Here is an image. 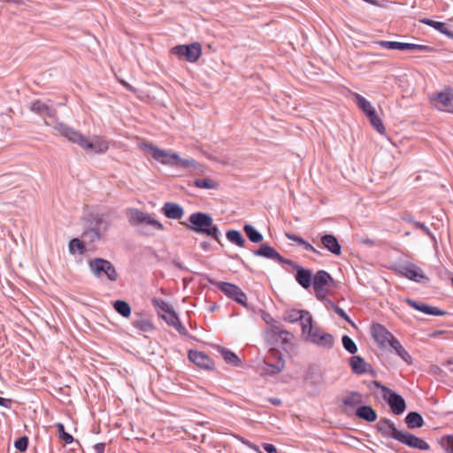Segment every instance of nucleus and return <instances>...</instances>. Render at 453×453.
<instances>
[{
  "label": "nucleus",
  "instance_id": "36",
  "mask_svg": "<svg viewBox=\"0 0 453 453\" xmlns=\"http://www.w3.org/2000/svg\"><path fill=\"white\" fill-rule=\"evenodd\" d=\"M286 237L290 241L296 242L298 245L302 246L305 250L311 251L316 254H320L319 251L315 247H313L304 239L295 234L286 233Z\"/></svg>",
  "mask_w": 453,
  "mask_h": 453
},
{
  "label": "nucleus",
  "instance_id": "17",
  "mask_svg": "<svg viewBox=\"0 0 453 453\" xmlns=\"http://www.w3.org/2000/svg\"><path fill=\"white\" fill-rule=\"evenodd\" d=\"M188 356L191 362L201 368L210 370L214 366L213 360L203 352L190 349Z\"/></svg>",
  "mask_w": 453,
  "mask_h": 453
},
{
  "label": "nucleus",
  "instance_id": "52",
  "mask_svg": "<svg viewBox=\"0 0 453 453\" xmlns=\"http://www.w3.org/2000/svg\"><path fill=\"white\" fill-rule=\"evenodd\" d=\"M28 446V438L27 436H22L18 438L14 442V447L19 451L27 450Z\"/></svg>",
  "mask_w": 453,
  "mask_h": 453
},
{
  "label": "nucleus",
  "instance_id": "19",
  "mask_svg": "<svg viewBox=\"0 0 453 453\" xmlns=\"http://www.w3.org/2000/svg\"><path fill=\"white\" fill-rule=\"evenodd\" d=\"M364 402V395L357 391L346 392L342 398V408L345 412L353 411Z\"/></svg>",
  "mask_w": 453,
  "mask_h": 453
},
{
  "label": "nucleus",
  "instance_id": "23",
  "mask_svg": "<svg viewBox=\"0 0 453 453\" xmlns=\"http://www.w3.org/2000/svg\"><path fill=\"white\" fill-rule=\"evenodd\" d=\"M30 110L42 117L55 118L57 114L55 108L49 106L41 100L35 101L31 104Z\"/></svg>",
  "mask_w": 453,
  "mask_h": 453
},
{
  "label": "nucleus",
  "instance_id": "21",
  "mask_svg": "<svg viewBox=\"0 0 453 453\" xmlns=\"http://www.w3.org/2000/svg\"><path fill=\"white\" fill-rule=\"evenodd\" d=\"M406 303L412 307L413 309L419 311L427 315L433 316H444L447 314V311L441 310L437 307L428 305L423 303H418L412 299H407Z\"/></svg>",
  "mask_w": 453,
  "mask_h": 453
},
{
  "label": "nucleus",
  "instance_id": "16",
  "mask_svg": "<svg viewBox=\"0 0 453 453\" xmlns=\"http://www.w3.org/2000/svg\"><path fill=\"white\" fill-rule=\"evenodd\" d=\"M253 253L257 257H262L269 259L277 260L281 264H291V260L284 258L274 248L265 243L262 244Z\"/></svg>",
  "mask_w": 453,
  "mask_h": 453
},
{
  "label": "nucleus",
  "instance_id": "31",
  "mask_svg": "<svg viewBox=\"0 0 453 453\" xmlns=\"http://www.w3.org/2000/svg\"><path fill=\"white\" fill-rule=\"evenodd\" d=\"M136 319L132 321V326L141 332H150L154 326L150 319L143 318L140 313L135 314Z\"/></svg>",
  "mask_w": 453,
  "mask_h": 453
},
{
  "label": "nucleus",
  "instance_id": "5",
  "mask_svg": "<svg viewBox=\"0 0 453 453\" xmlns=\"http://www.w3.org/2000/svg\"><path fill=\"white\" fill-rule=\"evenodd\" d=\"M88 268L92 274L97 278L102 279L105 276L111 281H116L119 274L114 265L106 259L96 257L88 261Z\"/></svg>",
  "mask_w": 453,
  "mask_h": 453
},
{
  "label": "nucleus",
  "instance_id": "44",
  "mask_svg": "<svg viewBox=\"0 0 453 453\" xmlns=\"http://www.w3.org/2000/svg\"><path fill=\"white\" fill-rule=\"evenodd\" d=\"M228 242L241 248L244 247L245 245V239L237 230H228Z\"/></svg>",
  "mask_w": 453,
  "mask_h": 453
},
{
  "label": "nucleus",
  "instance_id": "49",
  "mask_svg": "<svg viewBox=\"0 0 453 453\" xmlns=\"http://www.w3.org/2000/svg\"><path fill=\"white\" fill-rule=\"evenodd\" d=\"M162 319L171 326H173L179 320V316L174 311L173 308L162 316Z\"/></svg>",
  "mask_w": 453,
  "mask_h": 453
},
{
  "label": "nucleus",
  "instance_id": "63",
  "mask_svg": "<svg viewBox=\"0 0 453 453\" xmlns=\"http://www.w3.org/2000/svg\"><path fill=\"white\" fill-rule=\"evenodd\" d=\"M0 406L10 409L12 407V400L0 396Z\"/></svg>",
  "mask_w": 453,
  "mask_h": 453
},
{
  "label": "nucleus",
  "instance_id": "28",
  "mask_svg": "<svg viewBox=\"0 0 453 453\" xmlns=\"http://www.w3.org/2000/svg\"><path fill=\"white\" fill-rule=\"evenodd\" d=\"M165 216L172 219H180L184 214V211L180 205L175 203H165L162 208Z\"/></svg>",
  "mask_w": 453,
  "mask_h": 453
},
{
  "label": "nucleus",
  "instance_id": "38",
  "mask_svg": "<svg viewBox=\"0 0 453 453\" xmlns=\"http://www.w3.org/2000/svg\"><path fill=\"white\" fill-rule=\"evenodd\" d=\"M82 238L85 242L95 243L101 240L103 235L100 234L92 226H88L82 234Z\"/></svg>",
  "mask_w": 453,
  "mask_h": 453
},
{
  "label": "nucleus",
  "instance_id": "30",
  "mask_svg": "<svg viewBox=\"0 0 453 453\" xmlns=\"http://www.w3.org/2000/svg\"><path fill=\"white\" fill-rule=\"evenodd\" d=\"M356 415L367 422H373L377 419L376 411L368 405L359 406L356 410Z\"/></svg>",
  "mask_w": 453,
  "mask_h": 453
},
{
  "label": "nucleus",
  "instance_id": "47",
  "mask_svg": "<svg viewBox=\"0 0 453 453\" xmlns=\"http://www.w3.org/2000/svg\"><path fill=\"white\" fill-rule=\"evenodd\" d=\"M342 342L344 349L350 354H355L357 351V347L356 343L349 336L343 335Z\"/></svg>",
  "mask_w": 453,
  "mask_h": 453
},
{
  "label": "nucleus",
  "instance_id": "54",
  "mask_svg": "<svg viewBox=\"0 0 453 453\" xmlns=\"http://www.w3.org/2000/svg\"><path fill=\"white\" fill-rule=\"evenodd\" d=\"M96 144V153H103L105 152L108 150V144L105 141L96 139L95 141Z\"/></svg>",
  "mask_w": 453,
  "mask_h": 453
},
{
  "label": "nucleus",
  "instance_id": "42",
  "mask_svg": "<svg viewBox=\"0 0 453 453\" xmlns=\"http://www.w3.org/2000/svg\"><path fill=\"white\" fill-rule=\"evenodd\" d=\"M84 241H81L78 238H73L69 242V251L72 254H75L79 252L80 254H84L86 252V247L84 244Z\"/></svg>",
  "mask_w": 453,
  "mask_h": 453
},
{
  "label": "nucleus",
  "instance_id": "51",
  "mask_svg": "<svg viewBox=\"0 0 453 453\" xmlns=\"http://www.w3.org/2000/svg\"><path fill=\"white\" fill-rule=\"evenodd\" d=\"M408 50L411 51H419V52H431L433 51V48L427 45H421L416 43H409L408 42Z\"/></svg>",
  "mask_w": 453,
  "mask_h": 453
},
{
  "label": "nucleus",
  "instance_id": "62",
  "mask_svg": "<svg viewBox=\"0 0 453 453\" xmlns=\"http://www.w3.org/2000/svg\"><path fill=\"white\" fill-rule=\"evenodd\" d=\"M263 448L267 453H278L275 446L273 444L264 443Z\"/></svg>",
  "mask_w": 453,
  "mask_h": 453
},
{
  "label": "nucleus",
  "instance_id": "3",
  "mask_svg": "<svg viewBox=\"0 0 453 453\" xmlns=\"http://www.w3.org/2000/svg\"><path fill=\"white\" fill-rule=\"evenodd\" d=\"M55 129L68 141L78 144L84 150H89L96 152L95 141H88L83 134L73 127L58 122L55 126Z\"/></svg>",
  "mask_w": 453,
  "mask_h": 453
},
{
  "label": "nucleus",
  "instance_id": "15",
  "mask_svg": "<svg viewBox=\"0 0 453 453\" xmlns=\"http://www.w3.org/2000/svg\"><path fill=\"white\" fill-rule=\"evenodd\" d=\"M377 429L382 436L393 438L399 441L403 431L398 430L394 422L388 418H381L377 423Z\"/></svg>",
  "mask_w": 453,
  "mask_h": 453
},
{
  "label": "nucleus",
  "instance_id": "18",
  "mask_svg": "<svg viewBox=\"0 0 453 453\" xmlns=\"http://www.w3.org/2000/svg\"><path fill=\"white\" fill-rule=\"evenodd\" d=\"M399 442L409 446L410 448L418 449L420 450H428L430 449L429 444L423 439L417 437L408 432L403 431Z\"/></svg>",
  "mask_w": 453,
  "mask_h": 453
},
{
  "label": "nucleus",
  "instance_id": "32",
  "mask_svg": "<svg viewBox=\"0 0 453 453\" xmlns=\"http://www.w3.org/2000/svg\"><path fill=\"white\" fill-rule=\"evenodd\" d=\"M352 96L357 106L365 113L367 117L372 114V112L375 111V109L371 104V103L363 96L357 93H353Z\"/></svg>",
  "mask_w": 453,
  "mask_h": 453
},
{
  "label": "nucleus",
  "instance_id": "41",
  "mask_svg": "<svg viewBox=\"0 0 453 453\" xmlns=\"http://www.w3.org/2000/svg\"><path fill=\"white\" fill-rule=\"evenodd\" d=\"M367 118L369 119L371 125L378 133L381 134H385V127L381 119L378 116L376 111L372 112V114H370Z\"/></svg>",
  "mask_w": 453,
  "mask_h": 453
},
{
  "label": "nucleus",
  "instance_id": "25",
  "mask_svg": "<svg viewBox=\"0 0 453 453\" xmlns=\"http://www.w3.org/2000/svg\"><path fill=\"white\" fill-rule=\"evenodd\" d=\"M228 298L234 300L244 308H248L246 294L236 285L228 283Z\"/></svg>",
  "mask_w": 453,
  "mask_h": 453
},
{
  "label": "nucleus",
  "instance_id": "8",
  "mask_svg": "<svg viewBox=\"0 0 453 453\" xmlns=\"http://www.w3.org/2000/svg\"><path fill=\"white\" fill-rule=\"evenodd\" d=\"M171 53L177 56L181 60L194 63L201 57L202 47L199 42L181 44L172 48Z\"/></svg>",
  "mask_w": 453,
  "mask_h": 453
},
{
  "label": "nucleus",
  "instance_id": "43",
  "mask_svg": "<svg viewBox=\"0 0 453 453\" xmlns=\"http://www.w3.org/2000/svg\"><path fill=\"white\" fill-rule=\"evenodd\" d=\"M305 310H290L284 315V320L289 323L299 322L303 316Z\"/></svg>",
  "mask_w": 453,
  "mask_h": 453
},
{
  "label": "nucleus",
  "instance_id": "6",
  "mask_svg": "<svg viewBox=\"0 0 453 453\" xmlns=\"http://www.w3.org/2000/svg\"><path fill=\"white\" fill-rule=\"evenodd\" d=\"M285 368V361L278 350L271 349L267 360L259 365L261 375L273 376L281 372Z\"/></svg>",
  "mask_w": 453,
  "mask_h": 453
},
{
  "label": "nucleus",
  "instance_id": "7",
  "mask_svg": "<svg viewBox=\"0 0 453 453\" xmlns=\"http://www.w3.org/2000/svg\"><path fill=\"white\" fill-rule=\"evenodd\" d=\"M432 104L439 111L453 112V88H444L429 96Z\"/></svg>",
  "mask_w": 453,
  "mask_h": 453
},
{
  "label": "nucleus",
  "instance_id": "61",
  "mask_svg": "<svg viewBox=\"0 0 453 453\" xmlns=\"http://www.w3.org/2000/svg\"><path fill=\"white\" fill-rule=\"evenodd\" d=\"M316 296L319 300H324L326 298V291L325 288H319L318 289H314Z\"/></svg>",
  "mask_w": 453,
  "mask_h": 453
},
{
  "label": "nucleus",
  "instance_id": "4",
  "mask_svg": "<svg viewBox=\"0 0 453 453\" xmlns=\"http://www.w3.org/2000/svg\"><path fill=\"white\" fill-rule=\"evenodd\" d=\"M55 129L68 141L78 144L84 150H89L96 152L95 141H88L83 134L73 127L58 122L55 126Z\"/></svg>",
  "mask_w": 453,
  "mask_h": 453
},
{
  "label": "nucleus",
  "instance_id": "1",
  "mask_svg": "<svg viewBox=\"0 0 453 453\" xmlns=\"http://www.w3.org/2000/svg\"><path fill=\"white\" fill-rule=\"evenodd\" d=\"M126 214L130 226L139 228L144 235L150 236L154 234V230L164 229V226L158 220L137 208L127 209Z\"/></svg>",
  "mask_w": 453,
  "mask_h": 453
},
{
  "label": "nucleus",
  "instance_id": "10",
  "mask_svg": "<svg viewBox=\"0 0 453 453\" xmlns=\"http://www.w3.org/2000/svg\"><path fill=\"white\" fill-rule=\"evenodd\" d=\"M303 337L306 341L322 348L331 349L334 346L333 335L328 333H325L318 326H315Z\"/></svg>",
  "mask_w": 453,
  "mask_h": 453
},
{
  "label": "nucleus",
  "instance_id": "24",
  "mask_svg": "<svg viewBox=\"0 0 453 453\" xmlns=\"http://www.w3.org/2000/svg\"><path fill=\"white\" fill-rule=\"evenodd\" d=\"M349 365L356 374L367 373L372 371L371 365L361 357L353 356L349 358Z\"/></svg>",
  "mask_w": 453,
  "mask_h": 453
},
{
  "label": "nucleus",
  "instance_id": "33",
  "mask_svg": "<svg viewBox=\"0 0 453 453\" xmlns=\"http://www.w3.org/2000/svg\"><path fill=\"white\" fill-rule=\"evenodd\" d=\"M405 423L407 426L411 429L419 428L423 426L424 419L419 413L416 411H411L406 416Z\"/></svg>",
  "mask_w": 453,
  "mask_h": 453
},
{
  "label": "nucleus",
  "instance_id": "9",
  "mask_svg": "<svg viewBox=\"0 0 453 453\" xmlns=\"http://www.w3.org/2000/svg\"><path fill=\"white\" fill-rule=\"evenodd\" d=\"M373 383L376 387L381 388L382 392L384 393L383 397L387 399L392 411L395 415H400L405 411V401L400 395L396 394L387 387L381 386L377 381H374Z\"/></svg>",
  "mask_w": 453,
  "mask_h": 453
},
{
  "label": "nucleus",
  "instance_id": "58",
  "mask_svg": "<svg viewBox=\"0 0 453 453\" xmlns=\"http://www.w3.org/2000/svg\"><path fill=\"white\" fill-rule=\"evenodd\" d=\"M374 43L380 45L382 48L394 50V42L390 41H377Z\"/></svg>",
  "mask_w": 453,
  "mask_h": 453
},
{
  "label": "nucleus",
  "instance_id": "60",
  "mask_svg": "<svg viewBox=\"0 0 453 453\" xmlns=\"http://www.w3.org/2000/svg\"><path fill=\"white\" fill-rule=\"evenodd\" d=\"M105 443L99 442L94 445L93 449L95 453H104Z\"/></svg>",
  "mask_w": 453,
  "mask_h": 453
},
{
  "label": "nucleus",
  "instance_id": "56",
  "mask_svg": "<svg viewBox=\"0 0 453 453\" xmlns=\"http://www.w3.org/2000/svg\"><path fill=\"white\" fill-rule=\"evenodd\" d=\"M211 284L216 285L225 295H226V281H216L214 280H209Z\"/></svg>",
  "mask_w": 453,
  "mask_h": 453
},
{
  "label": "nucleus",
  "instance_id": "45",
  "mask_svg": "<svg viewBox=\"0 0 453 453\" xmlns=\"http://www.w3.org/2000/svg\"><path fill=\"white\" fill-rule=\"evenodd\" d=\"M422 23L428 25L437 31L444 34V35H449V31L448 30V27L445 23L440 22V21H434L432 19H425L420 20Z\"/></svg>",
  "mask_w": 453,
  "mask_h": 453
},
{
  "label": "nucleus",
  "instance_id": "55",
  "mask_svg": "<svg viewBox=\"0 0 453 453\" xmlns=\"http://www.w3.org/2000/svg\"><path fill=\"white\" fill-rule=\"evenodd\" d=\"M332 307H333L334 311H335V313L338 314L341 318H342L344 320H346L349 323H352L349 317L346 314V312L344 311L343 309L335 305L333 303H332Z\"/></svg>",
  "mask_w": 453,
  "mask_h": 453
},
{
  "label": "nucleus",
  "instance_id": "59",
  "mask_svg": "<svg viewBox=\"0 0 453 453\" xmlns=\"http://www.w3.org/2000/svg\"><path fill=\"white\" fill-rule=\"evenodd\" d=\"M408 42H394V50H408Z\"/></svg>",
  "mask_w": 453,
  "mask_h": 453
},
{
  "label": "nucleus",
  "instance_id": "12",
  "mask_svg": "<svg viewBox=\"0 0 453 453\" xmlns=\"http://www.w3.org/2000/svg\"><path fill=\"white\" fill-rule=\"evenodd\" d=\"M145 150L152 153V157L163 165H174L176 159H180V156L176 152L165 150L155 147L152 144L144 143Z\"/></svg>",
  "mask_w": 453,
  "mask_h": 453
},
{
  "label": "nucleus",
  "instance_id": "57",
  "mask_svg": "<svg viewBox=\"0 0 453 453\" xmlns=\"http://www.w3.org/2000/svg\"><path fill=\"white\" fill-rule=\"evenodd\" d=\"M173 327H174L178 333L181 335H188V330L186 327L182 325L180 320H179Z\"/></svg>",
  "mask_w": 453,
  "mask_h": 453
},
{
  "label": "nucleus",
  "instance_id": "37",
  "mask_svg": "<svg viewBox=\"0 0 453 453\" xmlns=\"http://www.w3.org/2000/svg\"><path fill=\"white\" fill-rule=\"evenodd\" d=\"M302 327V334L305 336L311 330H312L316 326L313 325V319L311 314L305 311L303 316L299 321Z\"/></svg>",
  "mask_w": 453,
  "mask_h": 453
},
{
  "label": "nucleus",
  "instance_id": "13",
  "mask_svg": "<svg viewBox=\"0 0 453 453\" xmlns=\"http://www.w3.org/2000/svg\"><path fill=\"white\" fill-rule=\"evenodd\" d=\"M371 334L374 341L382 348L391 346L396 338L382 325L374 324L371 327Z\"/></svg>",
  "mask_w": 453,
  "mask_h": 453
},
{
  "label": "nucleus",
  "instance_id": "35",
  "mask_svg": "<svg viewBox=\"0 0 453 453\" xmlns=\"http://www.w3.org/2000/svg\"><path fill=\"white\" fill-rule=\"evenodd\" d=\"M390 348L394 349L395 354L399 356L408 365H411L412 363V358L411 355L405 350V349L401 345L400 342L397 339L393 341Z\"/></svg>",
  "mask_w": 453,
  "mask_h": 453
},
{
  "label": "nucleus",
  "instance_id": "26",
  "mask_svg": "<svg viewBox=\"0 0 453 453\" xmlns=\"http://www.w3.org/2000/svg\"><path fill=\"white\" fill-rule=\"evenodd\" d=\"M89 225L92 226L100 234L104 236V234L111 226V221L105 215L97 214L92 217Z\"/></svg>",
  "mask_w": 453,
  "mask_h": 453
},
{
  "label": "nucleus",
  "instance_id": "22",
  "mask_svg": "<svg viewBox=\"0 0 453 453\" xmlns=\"http://www.w3.org/2000/svg\"><path fill=\"white\" fill-rule=\"evenodd\" d=\"M322 247L331 252L334 256L342 254V246L337 238L330 234H323L320 237Z\"/></svg>",
  "mask_w": 453,
  "mask_h": 453
},
{
  "label": "nucleus",
  "instance_id": "14",
  "mask_svg": "<svg viewBox=\"0 0 453 453\" xmlns=\"http://www.w3.org/2000/svg\"><path fill=\"white\" fill-rule=\"evenodd\" d=\"M396 271L402 276L416 282L428 280V278L426 276L423 270L412 263L401 265L396 268Z\"/></svg>",
  "mask_w": 453,
  "mask_h": 453
},
{
  "label": "nucleus",
  "instance_id": "46",
  "mask_svg": "<svg viewBox=\"0 0 453 453\" xmlns=\"http://www.w3.org/2000/svg\"><path fill=\"white\" fill-rule=\"evenodd\" d=\"M194 184L196 188L204 189H213L217 187V183L210 178L196 179Z\"/></svg>",
  "mask_w": 453,
  "mask_h": 453
},
{
  "label": "nucleus",
  "instance_id": "27",
  "mask_svg": "<svg viewBox=\"0 0 453 453\" xmlns=\"http://www.w3.org/2000/svg\"><path fill=\"white\" fill-rule=\"evenodd\" d=\"M265 337L267 340H280L282 343H287L290 341L291 334L279 326H273L266 332Z\"/></svg>",
  "mask_w": 453,
  "mask_h": 453
},
{
  "label": "nucleus",
  "instance_id": "50",
  "mask_svg": "<svg viewBox=\"0 0 453 453\" xmlns=\"http://www.w3.org/2000/svg\"><path fill=\"white\" fill-rule=\"evenodd\" d=\"M152 304L156 308H159L160 310L165 311V313L170 311L173 309V307L168 303H166L165 300L159 299V298H153Z\"/></svg>",
  "mask_w": 453,
  "mask_h": 453
},
{
  "label": "nucleus",
  "instance_id": "64",
  "mask_svg": "<svg viewBox=\"0 0 453 453\" xmlns=\"http://www.w3.org/2000/svg\"><path fill=\"white\" fill-rule=\"evenodd\" d=\"M446 451L447 453H453V436L448 437Z\"/></svg>",
  "mask_w": 453,
  "mask_h": 453
},
{
  "label": "nucleus",
  "instance_id": "48",
  "mask_svg": "<svg viewBox=\"0 0 453 453\" xmlns=\"http://www.w3.org/2000/svg\"><path fill=\"white\" fill-rule=\"evenodd\" d=\"M58 432L59 434V437L66 443L70 444L73 441V437L70 434L66 433L65 430V426L62 423L57 424Z\"/></svg>",
  "mask_w": 453,
  "mask_h": 453
},
{
  "label": "nucleus",
  "instance_id": "34",
  "mask_svg": "<svg viewBox=\"0 0 453 453\" xmlns=\"http://www.w3.org/2000/svg\"><path fill=\"white\" fill-rule=\"evenodd\" d=\"M174 165L188 169L193 172L202 171L203 166L195 161L193 158H180L176 159Z\"/></svg>",
  "mask_w": 453,
  "mask_h": 453
},
{
  "label": "nucleus",
  "instance_id": "11",
  "mask_svg": "<svg viewBox=\"0 0 453 453\" xmlns=\"http://www.w3.org/2000/svg\"><path fill=\"white\" fill-rule=\"evenodd\" d=\"M303 337L306 341L322 348L331 349L334 346L333 335L328 333H325L318 326H315Z\"/></svg>",
  "mask_w": 453,
  "mask_h": 453
},
{
  "label": "nucleus",
  "instance_id": "2",
  "mask_svg": "<svg viewBox=\"0 0 453 453\" xmlns=\"http://www.w3.org/2000/svg\"><path fill=\"white\" fill-rule=\"evenodd\" d=\"M185 225L192 231L205 234L219 242V229L213 224V219L208 213L194 212L188 217Z\"/></svg>",
  "mask_w": 453,
  "mask_h": 453
},
{
  "label": "nucleus",
  "instance_id": "20",
  "mask_svg": "<svg viewBox=\"0 0 453 453\" xmlns=\"http://www.w3.org/2000/svg\"><path fill=\"white\" fill-rule=\"evenodd\" d=\"M291 265L296 271V280L300 284L303 288H308L311 286V279H312V272L309 269H304L301 267L298 264L293 262L291 260V264H288Z\"/></svg>",
  "mask_w": 453,
  "mask_h": 453
},
{
  "label": "nucleus",
  "instance_id": "29",
  "mask_svg": "<svg viewBox=\"0 0 453 453\" xmlns=\"http://www.w3.org/2000/svg\"><path fill=\"white\" fill-rule=\"evenodd\" d=\"M332 282L333 278L331 277V275L327 272L320 270L317 272L313 278V289L326 288L329 283Z\"/></svg>",
  "mask_w": 453,
  "mask_h": 453
},
{
  "label": "nucleus",
  "instance_id": "40",
  "mask_svg": "<svg viewBox=\"0 0 453 453\" xmlns=\"http://www.w3.org/2000/svg\"><path fill=\"white\" fill-rule=\"evenodd\" d=\"M243 229L250 242L254 243H259L263 241L264 237L262 234L256 230L251 225H244Z\"/></svg>",
  "mask_w": 453,
  "mask_h": 453
},
{
  "label": "nucleus",
  "instance_id": "53",
  "mask_svg": "<svg viewBox=\"0 0 453 453\" xmlns=\"http://www.w3.org/2000/svg\"><path fill=\"white\" fill-rule=\"evenodd\" d=\"M228 363L234 366L241 367L242 365V359L234 352L228 350Z\"/></svg>",
  "mask_w": 453,
  "mask_h": 453
},
{
  "label": "nucleus",
  "instance_id": "39",
  "mask_svg": "<svg viewBox=\"0 0 453 453\" xmlns=\"http://www.w3.org/2000/svg\"><path fill=\"white\" fill-rule=\"evenodd\" d=\"M114 310L122 317L128 318L131 315V306L123 300H117L113 303Z\"/></svg>",
  "mask_w": 453,
  "mask_h": 453
}]
</instances>
